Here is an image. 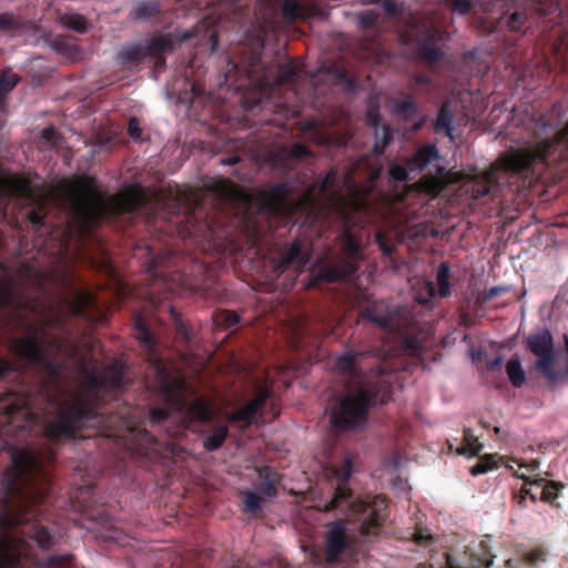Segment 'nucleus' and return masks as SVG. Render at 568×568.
<instances>
[{
    "label": "nucleus",
    "mask_w": 568,
    "mask_h": 568,
    "mask_svg": "<svg viewBox=\"0 0 568 568\" xmlns=\"http://www.w3.org/2000/svg\"><path fill=\"white\" fill-rule=\"evenodd\" d=\"M190 414L193 418L207 422L212 418V412L209 407V405L201 400L195 399L189 407Z\"/></svg>",
    "instance_id": "nucleus-30"
},
{
    "label": "nucleus",
    "mask_w": 568,
    "mask_h": 568,
    "mask_svg": "<svg viewBox=\"0 0 568 568\" xmlns=\"http://www.w3.org/2000/svg\"><path fill=\"white\" fill-rule=\"evenodd\" d=\"M479 2L480 6H488V3H486V1L484 0H477Z\"/></svg>",
    "instance_id": "nucleus-64"
},
{
    "label": "nucleus",
    "mask_w": 568,
    "mask_h": 568,
    "mask_svg": "<svg viewBox=\"0 0 568 568\" xmlns=\"http://www.w3.org/2000/svg\"><path fill=\"white\" fill-rule=\"evenodd\" d=\"M237 162H239V156H230L225 160H222V163L227 164V165H234Z\"/></svg>",
    "instance_id": "nucleus-60"
},
{
    "label": "nucleus",
    "mask_w": 568,
    "mask_h": 568,
    "mask_svg": "<svg viewBox=\"0 0 568 568\" xmlns=\"http://www.w3.org/2000/svg\"><path fill=\"white\" fill-rule=\"evenodd\" d=\"M418 285H420V288L425 291V294L418 293L416 295V300L420 304H425L429 302V300L435 296V288L433 283L428 281L420 280L417 282Z\"/></svg>",
    "instance_id": "nucleus-36"
},
{
    "label": "nucleus",
    "mask_w": 568,
    "mask_h": 568,
    "mask_svg": "<svg viewBox=\"0 0 568 568\" xmlns=\"http://www.w3.org/2000/svg\"><path fill=\"white\" fill-rule=\"evenodd\" d=\"M30 221L33 225H40L41 221H42V216L36 211H31L30 212Z\"/></svg>",
    "instance_id": "nucleus-55"
},
{
    "label": "nucleus",
    "mask_w": 568,
    "mask_h": 568,
    "mask_svg": "<svg viewBox=\"0 0 568 568\" xmlns=\"http://www.w3.org/2000/svg\"><path fill=\"white\" fill-rule=\"evenodd\" d=\"M268 396L270 394L266 389H261L256 397L250 400L244 407L236 412L229 413L226 419L229 422H243L245 426L251 425L257 420L261 409L265 405Z\"/></svg>",
    "instance_id": "nucleus-14"
},
{
    "label": "nucleus",
    "mask_w": 568,
    "mask_h": 568,
    "mask_svg": "<svg viewBox=\"0 0 568 568\" xmlns=\"http://www.w3.org/2000/svg\"><path fill=\"white\" fill-rule=\"evenodd\" d=\"M293 186L288 183L277 184L270 189L266 196V204L273 211H293V203L290 201V194Z\"/></svg>",
    "instance_id": "nucleus-15"
},
{
    "label": "nucleus",
    "mask_w": 568,
    "mask_h": 568,
    "mask_svg": "<svg viewBox=\"0 0 568 568\" xmlns=\"http://www.w3.org/2000/svg\"><path fill=\"white\" fill-rule=\"evenodd\" d=\"M211 40L213 42V45H215V43H216V36L215 34H211Z\"/></svg>",
    "instance_id": "nucleus-62"
},
{
    "label": "nucleus",
    "mask_w": 568,
    "mask_h": 568,
    "mask_svg": "<svg viewBox=\"0 0 568 568\" xmlns=\"http://www.w3.org/2000/svg\"><path fill=\"white\" fill-rule=\"evenodd\" d=\"M51 452L39 453L29 448L16 449L11 455L12 467L4 474L3 485L8 495H18L20 504L0 514L4 529L0 538V568H40L42 562L33 554L32 545L49 549L55 536L47 528L30 520L36 516L30 508L43 503L48 474L43 468Z\"/></svg>",
    "instance_id": "nucleus-1"
},
{
    "label": "nucleus",
    "mask_w": 568,
    "mask_h": 568,
    "mask_svg": "<svg viewBox=\"0 0 568 568\" xmlns=\"http://www.w3.org/2000/svg\"><path fill=\"white\" fill-rule=\"evenodd\" d=\"M122 377V368L118 364L104 371L83 368L81 394L54 404L55 417L44 426L45 435L50 438L71 437L75 429L88 425L93 415L91 399L104 390L120 388Z\"/></svg>",
    "instance_id": "nucleus-5"
},
{
    "label": "nucleus",
    "mask_w": 568,
    "mask_h": 568,
    "mask_svg": "<svg viewBox=\"0 0 568 568\" xmlns=\"http://www.w3.org/2000/svg\"><path fill=\"white\" fill-rule=\"evenodd\" d=\"M158 386L162 395L168 399H175L180 396L183 383L178 377H171L166 368L158 362L155 364Z\"/></svg>",
    "instance_id": "nucleus-16"
},
{
    "label": "nucleus",
    "mask_w": 568,
    "mask_h": 568,
    "mask_svg": "<svg viewBox=\"0 0 568 568\" xmlns=\"http://www.w3.org/2000/svg\"><path fill=\"white\" fill-rule=\"evenodd\" d=\"M406 193H408V190L406 189H403L400 191H395L393 194L389 195V199H394V200H403L405 199L406 196Z\"/></svg>",
    "instance_id": "nucleus-56"
},
{
    "label": "nucleus",
    "mask_w": 568,
    "mask_h": 568,
    "mask_svg": "<svg viewBox=\"0 0 568 568\" xmlns=\"http://www.w3.org/2000/svg\"><path fill=\"white\" fill-rule=\"evenodd\" d=\"M500 291H504V288H501V287H493V288L489 290L488 296L493 297V296L497 295Z\"/></svg>",
    "instance_id": "nucleus-61"
},
{
    "label": "nucleus",
    "mask_w": 568,
    "mask_h": 568,
    "mask_svg": "<svg viewBox=\"0 0 568 568\" xmlns=\"http://www.w3.org/2000/svg\"><path fill=\"white\" fill-rule=\"evenodd\" d=\"M352 471L353 465L348 456L343 457L341 466L329 464L324 467L323 477L332 480L334 487L333 498L325 503L324 510L345 505L348 508V520L356 524L354 529H357L362 536L375 535L382 519L384 500L379 497H374L372 501L353 499L346 487Z\"/></svg>",
    "instance_id": "nucleus-7"
},
{
    "label": "nucleus",
    "mask_w": 568,
    "mask_h": 568,
    "mask_svg": "<svg viewBox=\"0 0 568 568\" xmlns=\"http://www.w3.org/2000/svg\"><path fill=\"white\" fill-rule=\"evenodd\" d=\"M223 322L229 328H231L240 322V316L234 312H225L223 314Z\"/></svg>",
    "instance_id": "nucleus-48"
},
{
    "label": "nucleus",
    "mask_w": 568,
    "mask_h": 568,
    "mask_svg": "<svg viewBox=\"0 0 568 568\" xmlns=\"http://www.w3.org/2000/svg\"><path fill=\"white\" fill-rule=\"evenodd\" d=\"M447 6L455 14H465L471 8V2L469 0H446Z\"/></svg>",
    "instance_id": "nucleus-39"
},
{
    "label": "nucleus",
    "mask_w": 568,
    "mask_h": 568,
    "mask_svg": "<svg viewBox=\"0 0 568 568\" xmlns=\"http://www.w3.org/2000/svg\"><path fill=\"white\" fill-rule=\"evenodd\" d=\"M429 79L425 75H416L409 83L412 90H416L420 85L428 84Z\"/></svg>",
    "instance_id": "nucleus-52"
},
{
    "label": "nucleus",
    "mask_w": 568,
    "mask_h": 568,
    "mask_svg": "<svg viewBox=\"0 0 568 568\" xmlns=\"http://www.w3.org/2000/svg\"><path fill=\"white\" fill-rule=\"evenodd\" d=\"M539 469V463L537 460H531L528 463L521 462V464H518V468H516L514 475L525 480L526 485L530 486H539L542 484V479H532V476L537 474Z\"/></svg>",
    "instance_id": "nucleus-22"
},
{
    "label": "nucleus",
    "mask_w": 568,
    "mask_h": 568,
    "mask_svg": "<svg viewBox=\"0 0 568 568\" xmlns=\"http://www.w3.org/2000/svg\"><path fill=\"white\" fill-rule=\"evenodd\" d=\"M10 369H12V367L8 362L0 361V377Z\"/></svg>",
    "instance_id": "nucleus-58"
},
{
    "label": "nucleus",
    "mask_w": 568,
    "mask_h": 568,
    "mask_svg": "<svg viewBox=\"0 0 568 568\" xmlns=\"http://www.w3.org/2000/svg\"><path fill=\"white\" fill-rule=\"evenodd\" d=\"M159 13V4L156 1L146 0L138 2L130 13V17L134 20H150L156 17Z\"/></svg>",
    "instance_id": "nucleus-23"
},
{
    "label": "nucleus",
    "mask_w": 568,
    "mask_h": 568,
    "mask_svg": "<svg viewBox=\"0 0 568 568\" xmlns=\"http://www.w3.org/2000/svg\"><path fill=\"white\" fill-rule=\"evenodd\" d=\"M434 130L443 132L450 141H454L453 111L448 103H444L434 122Z\"/></svg>",
    "instance_id": "nucleus-19"
},
{
    "label": "nucleus",
    "mask_w": 568,
    "mask_h": 568,
    "mask_svg": "<svg viewBox=\"0 0 568 568\" xmlns=\"http://www.w3.org/2000/svg\"><path fill=\"white\" fill-rule=\"evenodd\" d=\"M60 21L68 29L74 30L77 32H84L88 28L87 19L78 13H65L60 18Z\"/></svg>",
    "instance_id": "nucleus-28"
},
{
    "label": "nucleus",
    "mask_w": 568,
    "mask_h": 568,
    "mask_svg": "<svg viewBox=\"0 0 568 568\" xmlns=\"http://www.w3.org/2000/svg\"><path fill=\"white\" fill-rule=\"evenodd\" d=\"M361 21L365 26L374 24L377 21V14L369 10L361 13Z\"/></svg>",
    "instance_id": "nucleus-49"
},
{
    "label": "nucleus",
    "mask_w": 568,
    "mask_h": 568,
    "mask_svg": "<svg viewBox=\"0 0 568 568\" xmlns=\"http://www.w3.org/2000/svg\"><path fill=\"white\" fill-rule=\"evenodd\" d=\"M366 121L368 125L375 129V135L377 139L375 148L383 149L384 146H386L392 140L393 133L388 126L381 124L378 111L375 109H369L366 113Z\"/></svg>",
    "instance_id": "nucleus-18"
},
{
    "label": "nucleus",
    "mask_w": 568,
    "mask_h": 568,
    "mask_svg": "<svg viewBox=\"0 0 568 568\" xmlns=\"http://www.w3.org/2000/svg\"><path fill=\"white\" fill-rule=\"evenodd\" d=\"M539 486H541V498L545 501L551 503L557 498L559 489V485L557 483L548 481L545 485L540 484Z\"/></svg>",
    "instance_id": "nucleus-37"
},
{
    "label": "nucleus",
    "mask_w": 568,
    "mask_h": 568,
    "mask_svg": "<svg viewBox=\"0 0 568 568\" xmlns=\"http://www.w3.org/2000/svg\"><path fill=\"white\" fill-rule=\"evenodd\" d=\"M366 316L375 324H377L381 328L389 332L398 331V323L396 314L393 312H388L386 314H379L377 310H368L366 312Z\"/></svg>",
    "instance_id": "nucleus-21"
},
{
    "label": "nucleus",
    "mask_w": 568,
    "mask_h": 568,
    "mask_svg": "<svg viewBox=\"0 0 568 568\" xmlns=\"http://www.w3.org/2000/svg\"><path fill=\"white\" fill-rule=\"evenodd\" d=\"M432 539V535L426 529H419L414 534V541L417 545H425Z\"/></svg>",
    "instance_id": "nucleus-46"
},
{
    "label": "nucleus",
    "mask_w": 568,
    "mask_h": 568,
    "mask_svg": "<svg viewBox=\"0 0 568 568\" xmlns=\"http://www.w3.org/2000/svg\"><path fill=\"white\" fill-rule=\"evenodd\" d=\"M191 91H192V95L190 98L186 94L179 93L178 100L180 102H192L193 99L196 98L197 95H200V93H201L200 89L194 83L191 84Z\"/></svg>",
    "instance_id": "nucleus-51"
},
{
    "label": "nucleus",
    "mask_w": 568,
    "mask_h": 568,
    "mask_svg": "<svg viewBox=\"0 0 568 568\" xmlns=\"http://www.w3.org/2000/svg\"><path fill=\"white\" fill-rule=\"evenodd\" d=\"M506 373L515 387H520L526 382V373L518 358H511L506 363Z\"/></svg>",
    "instance_id": "nucleus-24"
},
{
    "label": "nucleus",
    "mask_w": 568,
    "mask_h": 568,
    "mask_svg": "<svg viewBox=\"0 0 568 568\" xmlns=\"http://www.w3.org/2000/svg\"><path fill=\"white\" fill-rule=\"evenodd\" d=\"M524 20L525 16L523 12H514L507 20V27L511 31H518Z\"/></svg>",
    "instance_id": "nucleus-43"
},
{
    "label": "nucleus",
    "mask_w": 568,
    "mask_h": 568,
    "mask_svg": "<svg viewBox=\"0 0 568 568\" xmlns=\"http://www.w3.org/2000/svg\"><path fill=\"white\" fill-rule=\"evenodd\" d=\"M229 434V427L226 425L215 427L211 434L204 439V447L209 452H213L222 446Z\"/></svg>",
    "instance_id": "nucleus-26"
},
{
    "label": "nucleus",
    "mask_w": 568,
    "mask_h": 568,
    "mask_svg": "<svg viewBox=\"0 0 568 568\" xmlns=\"http://www.w3.org/2000/svg\"><path fill=\"white\" fill-rule=\"evenodd\" d=\"M389 108L393 114L402 116L403 119L410 118L416 111V105L410 98L394 100Z\"/></svg>",
    "instance_id": "nucleus-27"
},
{
    "label": "nucleus",
    "mask_w": 568,
    "mask_h": 568,
    "mask_svg": "<svg viewBox=\"0 0 568 568\" xmlns=\"http://www.w3.org/2000/svg\"><path fill=\"white\" fill-rule=\"evenodd\" d=\"M41 140L48 146H54L58 143L59 135L53 126L44 128L41 132Z\"/></svg>",
    "instance_id": "nucleus-42"
},
{
    "label": "nucleus",
    "mask_w": 568,
    "mask_h": 568,
    "mask_svg": "<svg viewBox=\"0 0 568 568\" xmlns=\"http://www.w3.org/2000/svg\"><path fill=\"white\" fill-rule=\"evenodd\" d=\"M93 304L92 296L89 293H79L77 301L70 306V311L74 315H82L85 307Z\"/></svg>",
    "instance_id": "nucleus-34"
},
{
    "label": "nucleus",
    "mask_w": 568,
    "mask_h": 568,
    "mask_svg": "<svg viewBox=\"0 0 568 568\" xmlns=\"http://www.w3.org/2000/svg\"><path fill=\"white\" fill-rule=\"evenodd\" d=\"M495 455H486L479 459V462L470 468V473L473 476H478L481 474H486L489 470L496 469L498 467V463L496 462Z\"/></svg>",
    "instance_id": "nucleus-31"
},
{
    "label": "nucleus",
    "mask_w": 568,
    "mask_h": 568,
    "mask_svg": "<svg viewBox=\"0 0 568 568\" xmlns=\"http://www.w3.org/2000/svg\"><path fill=\"white\" fill-rule=\"evenodd\" d=\"M483 448V444L478 440L477 436L471 429H466L464 433V443L456 449L458 455L474 456L478 454Z\"/></svg>",
    "instance_id": "nucleus-25"
},
{
    "label": "nucleus",
    "mask_w": 568,
    "mask_h": 568,
    "mask_svg": "<svg viewBox=\"0 0 568 568\" xmlns=\"http://www.w3.org/2000/svg\"><path fill=\"white\" fill-rule=\"evenodd\" d=\"M358 254V245L346 233L343 241V256H326L318 264L314 282L323 280L334 282L351 277L356 272L354 258Z\"/></svg>",
    "instance_id": "nucleus-12"
},
{
    "label": "nucleus",
    "mask_w": 568,
    "mask_h": 568,
    "mask_svg": "<svg viewBox=\"0 0 568 568\" xmlns=\"http://www.w3.org/2000/svg\"><path fill=\"white\" fill-rule=\"evenodd\" d=\"M14 298V284L11 278L4 275L0 281V305H9Z\"/></svg>",
    "instance_id": "nucleus-32"
},
{
    "label": "nucleus",
    "mask_w": 568,
    "mask_h": 568,
    "mask_svg": "<svg viewBox=\"0 0 568 568\" xmlns=\"http://www.w3.org/2000/svg\"><path fill=\"white\" fill-rule=\"evenodd\" d=\"M129 133L132 138H138L140 134L139 123L134 119H132L129 123Z\"/></svg>",
    "instance_id": "nucleus-53"
},
{
    "label": "nucleus",
    "mask_w": 568,
    "mask_h": 568,
    "mask_svg": "<svg viewBox=\"0 0 568 568\" xmlns=\"http://www.w3.org/2000/svg\"><path fill=\"white\" fill-rule=\"evenodd\" d=\"M73 213L89 222L102 219L110 213L139 214L146 205L144 191L138 186H129L118 194L105 196L91 178L75 182L70 191Z\"/></svg>",
    "instance_id": "nucleus-6"
},
{
    "label": "nucleus",
    "mask_w": 568,
    "mask_h": 568,
    "mask_svg": "<svg viewBox=\"0 0 568 568\" xmlns=\"http://www.w3.org/2000/svg\"><path fill=\"white\" fill-rule=\"evenodd\" d=\"M244 505L247 511H257L261 508L260 495L256 491H247L244 497Z\"/></svg>",
    "instance_id": "nucleus-38"
},
{
    "label": "nucleus",
    "mask_w": 568,
    "mask_h": 568,
    "mask_svg": "<svg viewBox=\"0 0 568 568\" xmlns=\"http://www.w3.org/2000/svg\"><path fill=\"white\" fill-rule=\"evenodd\" d=\"M449 266L446 263H442L436 273V281L438 285L437 294L440 297H447L450 294L449 290Z\"/></svg>",
    "instance_id": "nucleus-29"
},
{
    "label": "nucleus",
    "mask_w": 568,
    "mask_h": 568,
    "mask_svg": "<svg viewBox=\"0 0 568 568\" xmlns=\"http://www.w3.org/2000/svg\"><path fill=\"white\" fill-rule=\"evenodd\" d=\"M361 166L362 164L358 165L356 171ZM356 175L357 172L328 171L317 184L307 190L300 205L311 211L326 207L345 222H351V211H366L369 209L374 200L373 190L379 170L374 169L367 173L368 181L366 184H359Z\"/></svg>",
    "instance_id": "nucleus-4"
},
{
    "label": "nucleus",
    "mask_w": 568,
    "mask_h": 568,
    "mask_svg": "<svg viewBox=\"0 0 568 568\" xmlns=\"http://www.w3.org/2000/svg\"><path fill=\"white\" fill-rule=\"evenodd\" d=\"M282 263L284 265L293 264L298 268H304L311 263L310 256L305 255L298 242H294L283 253Z\"/></svg>",
    "instance_id": "nucleus-20"
},
{
    "label": "nucleus",
    "mask_w": 568,
    "mask_h": 568,
    "mask_svg": "<svg viewBox=\"0 0 568 568\" xmlns=\"http://www.w3.org/2000/svg\"><path fill=\"white\" fill-rule=\"evenodd\" d=\"M16 352L29 362L40 365L49 376L60 377L70 368V361L77 362L73 347L62 337L51 336L48 328L17 339Z\"/></svg>",
    "instance_id": "nucleus-8"
},
{
    "label": "nucleus",
    "mask_w": 568,
    "mask_h": 568,
    "mask_svg": "<svg viewBox=\"0 0 568 568\" xmlns=\"http://www.w3.org/2000/svg\"><path fill=\"white\" fill-rule=\"evenodd\" d=\"M499 458V462L501 463L503 466H505L506 468L513 470L515 473L516 468H518V464H521V462L517 458H514V457H498Z\"/></svg>",
    "instance_id": "nucleus-47"
},
{
    "label": "nucleus",
    "mask_w": 568,
    "mask_h": 568,
    "mask_svg": "<svg viewBox=\"0 0 568 568\" xmlns=\"http://www.w3.org/2000/svg\"><path fill=\"white\" fill-rule=\"evenodd\" d=\"M295 77V68L293 64H284L278 68L277 83L291 81Z\"/></svg>",
    "instance_id": "nucleus-41"
},
{
    "label": "nucleus",
    "mask_w": 568,
    "mask_h": 568,
    "mask_svg": "<svg viewBox=\"0 0 568 568\" xmlns=\"http://www.w3.org/2000/svg\"><path fill=\"white\" fill-rule=\"evenodd\" d=\"M316 10L315 0H284L283 17L286 21L306 19Z\"/></svg>",
    "instance_id": "nucleus-17"
},
{
    "label": "nucleus",
    "mask_w": 568,
    "mask_h": 568,
    "mask_svg": "<svg viewBox=\"0 0 568 568\" xmlns=\"http://www.w3.org/2000/svg\"><path fill=\"white\" fill-rule=\"evenodd\" d=\"M23 415L26 416V426L24 427H31L32 425L38 423V417L33 413L27 410L23 413Z\"/></svg>",
    "instance_id": "nucleus-54"
},
{
    "label": "nucleus",
    "mask_w": 568,
    "mask_h": 568,
    "mask_svg": "<svg viewBox=\"0 0 568 568\" xmlns=\"http://www.w3.org/2000/svg\"><path fill=\"white\" fill-rule=\"evenodd\" d=\"M427 37L429 38V40H435L436 38L439 37V31L437 29L432 28L430 30L427 31Z\"/></svg>",
    "instance_id": "nucleus-59"
},
{
    "label": "nucleus",
    "mask_w": 568,
    "mask_h": 568,
    "mask_svg": "<svg viewBox=\"0 0 568 568\" xmlns=\"http://www.w3.org/2000/svg\"><path fill=\"white\" fill-rule=\"evenodd\" d=\"M438 162L439 153L437 148L433 144H427L417 150L407 166L392 164L388 170V175L392 182L398 184L406 182L409 179L410 172L423 171L428 166H434L436 175L429 178L424 176L420 181V186L428 194L435 196L445 185L444 168L439 166Z\"/></svg>",
    "instance_id": "nucleus-9"
},
{
    "label": "nucleus",
    "mask_w": 568,
    "mask_h": 568,
    "mask_svg": "<svg viewBox=\"0 0 568 568\" xmlns=\"http://www.w3.org/2000/svg\"><path fill=\"white\" fill-rule=\"evenodd\" d=\"M150 419L154 423H160L166 419V413L162 409L151 408L149 412Z\"/></svg>",
    "instance_id": "nucleus-50"
},
{
    "label": "nucleus",
    "mask_w": 568,
    "mask_h": 568,
    "mask_svg": "<svg viewBox=\"0 0 568 568\" xmlns=\"http://www.w3.org/2000/svg\"><path fill=\"white\" fill-rule=\"evenodd\" d=\"M420 53H422L423 58L429 62L438 61L442 55V52L435 45V43L427 42V41H424L420 44Z\"/></svg>",
    "instance_id": "nucleus-35"
},
{
    "label": "nucleus",
    "mask_w": 568,
    "mask_h": 568,
    "mask_svg": "<svg viewBox=\"0 0 568 568\" xmlns=\"http://www.w3.org/2000/svg\"><path fill=\"white\" fill-rule=\"evenodd\" d=\"M503 365V357L501 356H498L496 357L495 359H493L490 363H489V367L491 369H498L500 368Z\"/></svg>",
    "instance_id": "nucleus-57"
},
{
    "label": "nucleus",
    "mask_w": 568,
    "mask_h": 568,
    "mask_svg": "<svg viewBox=\"0 0 568 568\" xmlns=\"http://www.w3.org/2000/svg\"><path fill=\"white\" fill-rule=\"evenodd\" d=\"M565 161H568V125L555 141L545 140L524 151H511L488 171L465 174L464 187L477 200L507 183L510 174L526 173L537 164L550 165Z\"/></svg>",
    "instance_id": "nucleus-3"
},
{
    "label": "nucleus",
    "mask_w": 568,
    "mask_h": 568,
    "mask_svg": "<svg viewBox=\"0 0 568 568\" xmlns=\"http://www.w3.org/2000/svg\"><path fill=\"white\" fill-rule=\"evenodd\" d=\"M352 538L353 536L349 534V529H346L338 521L332 523L326 535V561L329 564L335 562L339 555L342 554V551L345 549L346 541Z\"/></svg>",
    "instance_id": "nucleus-13"
},
{
    "label": "nucleus",
    "mask_w": 568,
    "mask_h": 568,
    "mask_svg": "<svg viewBox=\"0 0 568 568\" xmlns=\"http://www.w3.org/2000/svg\"><path fill=\"white\" fill-rule=\"evenodd\" d=\"M308 154L307 149L302 144H295L291 149L283 148L281 150V156L287 158H303Z\"/></svg>",
    "instance_id": "nucleus-40"
},
{
    "label": "nucleus",
    "mask_w": 568,
    "mask_h": 568,
    "mask_svg": "<svg viewBox=\"0 0 568 568\" xmlns=\"http://www.w3.org/2000/svg\"><path fill=\"white\" fill-rule=\"evenodd\" d=\"M192 37L193 33L189 31L160 34L152 39L142 40L138 43L123 47L118 52L116 60L121 64H129L141 61L145 57L150 55L155 59V64H159L161 55L174 51L176 45H180Z\"/></svg>",
    "instance_id": "nucleus-10"
},
{
    "label": "nucleus",
    "mask_w": 568,
    "mask_h": 568,
    "mask_svg": "<svg viewBox=\"0 0 568 568\" xmlns=\"http://www.w3.org/2000/svg\"><path fill=\"white\" fill-rule=\"evenodd\" d=\"M376 242L381 248V251L385 254V255H390L392 252H393V244L388 241L387 236L383 233H377L376 234Z\"/></svg>",
    "instance_id": "nucleus-44"
},
{
    "label": "nucleus",
    "mask_w": 568,
    "mask_h": 568,
    "mask_svg": "<svg viewBox=\"0 0 568 568\" xmlns=\"http://www.w3.org/2000/svg\"><path fill=\"white\" fill-rule=\"evenodd\" d=\"M16 26V20L8 13H0V30H9Z\"/></svg>",
    "instance_id": "nucleus-45"
},
{
    "label": "nucleus",
    "mask_w": 568,
    "mask_h": 568,
    "mask_svg": "<svg viewBox=\"0 0 568 568\" xmlns=\"http://www.w3.org/2000/svg\"><path fill=\"white\" fill-rule=\"evenodd\" d=\"M328 141H329V139H328V138H323V139H321V141H320V142H321V143H326V142H328Z\"/></svg>",
    "instance_id": "nucleus-63"
},
{
    "label": "nucleus",
    "mask_w": 568,
    "mask_h": 568,
    "mask_svg": "<svg viewBox=\"0 0 568 568\" xmlns=\"http://www.w3.org/2000/svg\"><path fill=\"white\" fill-rule=\"evenodd\" d=\"M527 347L537 357L536 369L550 383H558L561 373L555 367L557 353L550 331L538 328L531 332L527 337Z\"/></svg>",
    "instance_id": "nucleus-11"
},
{
    "label": "nucleus",
    "mask_w": 568,
    "mask_h": 568,
    "mask_svg": "<svg viewBox=\"0 0 568 568\" xmlns=\"http://www.w3.org/2000/svg\"><path fill=\"white\" fill-rule=\"evenodd\" d=\"M135 329H136V333H135L136 339L142 345H144V347L148 351L151 352L153 349V339H152V336H151L149 329L145 327L143 320L141 317H138L135 321Z\"/></svg>",
    "instance_id": "nucleus-33"
},
{
    "label": "nucleus",
    "mask_w": 568,
    "mask_h": 568,
    "mask_svg": "<svg viewBox=\"0 0 568 568\" xmlns=\"http://www.w3.org/2000/svg\"><path fill=\"white\" fill-rule=\"evenodd\" d=\"M363 352H346L337 357L336 369L349 377L354 389L344 398H334L329 404V422L337 430H349L361 426L371 406L387 398L386 382L381 377H365L362 372Z\"/></svg>",
    "instance_id": "nucleus-2"
}]
</instances>
